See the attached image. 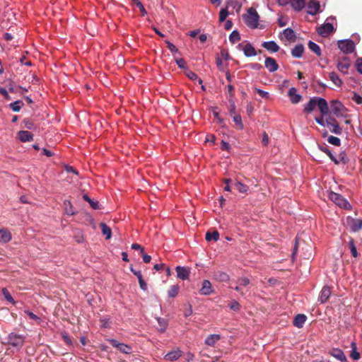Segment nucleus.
<instances>
[{
    "label": "nucleus",
    "instance_id": "f257e3e1",
    "mask_svg": "<svg viewBox=\"0 0 362 362\" xmlns=\"http://www.w3.org/2000/svg\"><path fill=\"white\" fill-rule=\"evenodd\" d=\"M354 40L351 39H344L339 40L337 41V45L339 49L346 54H351L355 51L356 49V42H359V35L356 33L353 35Z\"/></svg>",
    "mask_w": 362,
    "mask_h": 362
},
{
    "label": "nucleus",
    "instance_id": "f03ea898",
    "mask_svg": "<svg viewBox=\"0 0 362 362\" xmlns=\"http://www.w3.org/2000/svg\"><path fill=\"white\" fill-rule=\"evenodd\" d=\"M25 340V336L11 332L6 337V344L16 349V351H20L23 346Z\"/></svg>",
    "mask_w": 362,
    "mask_h": 362
},
{
    "label": "nucleus",
    "instance_id": "7ed1b4c3",
    "mask_svg": "<svg viewBox=\"0 0 362 362\" xmlns=\"http://www.w3.org/2000/svg\"><path fill=\"white\" fill-rule=\"evenodd\" d=\"M243 18L245 24L251 28H257L259 16L255 8L250 7L247 9V15H243Z\"/></svg>",
    "mask_w": 362,
    "mask_h": 362
},
{
    "label": "nucleus",
    "instance_id": "20e7f679",
    "mask_svg": "<svg viewBox=\"0 0 362 362\" xmlns=\"http://www.w3.org/2000/svg\"><path fill=\"white\" fill-rule=\"evenodd\" d=\"M335 16H331L328 17L322 25L317 28V33L322 37H327L331 33H332L335 29L332 23H329V21H335Z\"/></svg>",
    "mask_w": 362,
    "mask_h": 362
},
{
    "label": "nucleus",
    "instance_id": "39448f33",
    "mask_svg": "<svg viewBox=\"0 0 362 362\" xmlns=\"http://www.w3.org/2000/svg\"><path fill=\"white\" fill-rule=\"evenodd\" d=\"M330 108L332 113L337 117H346L347 109L338 100H333L330 103Z\"/></svg>",
    "mask_w": 362,
    "mask_h": 362
},
{
    "label": "nucleus",
    "instance_id": "423d86ee",
    "mask_svg": "<svg viewBox=\"0 0 362 362\" xmlns=\"http://www.w3.org/2000/svg\"><path fill=\"white\" fill-rule=\"evenodd\" d=\"M329 198L342 209H350L351 208L350 203L339 193L331 191L329 192Z\"/></svg>",
    "mask_w": 362,
    "mask_h": 362
},
{
    "label": "nucleus",
    "instance_id": "0eeeda50",
    "mask_svg": "<svg viewBox=\"0 0 362 362\" xmlns=\"http://www.w3.org/2000/svg\"><path fill=\"white\" fill-rule=\"evenodd\" d=\"M264 66L271 73L276 71L279 66L276 60L271 57H266L264 60Z\"/></svg>",
    "mask_w": 362,
    "mask_h": 362
},
{
    "label": "nucleus",
    "instance_id": "6e6552de",
    "mask_svg": "<svg viewBox=\"0 0 362 362\" xmlns=\"http://www.w3.org/2000/svg\"><path fill=\"white\" fill-rule=\"evenodd\" d=\"M307 13L311 16L316 15L320 8V2L316 0H310L307 5Z\"/></svg>",
    "mask_w": 362,
    "mask_h": 362
},
{
    "label": "nucleus",
    "instance_id": "1a4fd4ad",
    "mask_svg": "<svg viewBox=\"0 0 362 362\" xmlns=\"http://www.w3.org/2000/svg\"><path fill=\"white\" fill-rule=\"evenodd\" d=\"M316 105L322 115H327L329 112V107L327 100L324 98L317 97Z\"/></svg>",
    "mask_w": 362,
    "mask_h": 362
},
{
    "label": "nucleus",
    "instance_id": "9d476101",
    "mask_svg": "<svg viewBox=\"0 0 362 362\" xmlns=\"http://www.w3.org/2000/svg\"><path fill=\"white\" fill-rule=\"evenodd\" d=\"M199 293L204 296H209L214 293V290L212 288L211 284L209 280L205 279L202 281V286Z\"/></svg>",
    "mask_w": 362,
    "mask_h": 362
},
{
    "label": "nucleus",
    "instance_id": "9b49d317",
    "mask_svg": "<svg viewBox=\"0 0 362 362\" xmlns=\"http://www.w3.org/2000/svg\"><path fill=\"white\" fill-rule=\"evenodd\" d=\"M177 278L182 280H186L189 278L190 274V269L185 267L177 266L175 267Z\"/></svg>",
    "mask_w": 362,
    "mask_h": 362
},
{
    "label": "nucleus",
    "instance_id": "f8f14e48",
    "mask_svg": "<svg viewBox=\"0 0 362 362\" xmlns=\"http://www.w3.org/2000/svg\"><path fill=\"white\" fill-rule=\"evenodd\" d=\"M262 47L272 53L277 52L280 49L279 45L274 40L263 42Z\"/></svg>",
    "mask_w": 362,
    "mask_h": 362
},
{
    "label": "nucleus",
    "instance_id": "ddd939ff",
    "mask_svg": "<svg viewBox=\"0 0 362 362\" xmlns=\"http://www.w3.org/2000/svg\"><path fill=\"white\" fill-rule=\"evenodd\" d=\"M288 95L293 104L298 103L302 99V95L297 93V89L295 87H291L288 89Z\"/></svg>",
    "mask_w": 362,
    "mask_h": 362
},
{
    "label": "nucleus",
    "instance_id": "4468645a",
    "mask_svg": "<svg viewBox=\"0 0 362 362\" xmlns=\"http://www.w3.org/2000/svg\"><path fill=\"white\" fill-rule=\"evenodd\" d=\"M182 351L180 349L169 351L164 356V359L168 361H175L182 356Z\"/></svg>",
    "mask_w": 362,
    "mask_h": 362
},
{
    "label": "nucleus",
    "instance_id": "2eb2a0df",
    "mask_svg": "<svg viewBox=\"0 0 362 362\" xmlns=\"http://www.w3.org/2000/svg\"><path fill=\"white\" fill-rule=\"evenodd\" d=\"M317 146L321 151L324 152L329 157V158L334 163V164H339V160L334 156L326 144H318Z\"/></svg>",
    "mask_w": 362,
    "mask_h": 362
},
{
    "label": "nucleus",
    "instance_id": "dca6fc26",
    "mask_svg": "<svg viewBox=\"0 0 362 362\" xmlns=\"http://www.w3.org/2000/svg\"><path fill=\"white\" fill-rule=\"evenodd\" d=\"M330 295H331L330 288L328 286H325L322 287V288L321 290L320 296L319 297L318 300L322 304H324L327 301Z\"/></svg>",
    "mask_w": 362,
    "mask_h": 362
},
{
    "label": "nucleus",
    "instance_id": "f3484780",
    "mask_svg": "<svg viewBox=\"0 0 362 362\" xmlns=\"http://www.w3.org/2000/svg\"><path fill=\"white\" fill-rule=\"evenodd\" d=\"M243 51L244 55L246 57H255L257 54L255 48L254 47V46L250 42H247L243 47Z\"/></svg>",
    "mask_w": 362,
    "mask_h": 362
},
{
    "label": "nucleus",
    "instance_id": "a211bd4d",
    "mask_svg": "<svg viewBox=\"0 0 362 362\" xmlns=\"http://www.w3.org/2000/svg\"><path fill=\"white\" fill-rule=\"evenodd\" d=\"M304 45L301 43L297 44L295 47L291 49V55L294 58H301L304 52Z\"/></svg>",
    "mask_w": 362,
    "mask_h": 362
},
{
    "label": "nucleus",
    "instance_id": "6ab92c4d",
    "mask_svg": "<svg viewBox=\"0 0 362 362\" xmlns=\"http://www.w3.org/2000/svg\"><path fill=\"white\" fill-rule=\"evenodd\" d=\"M12 236L10 231L6 228L0 229V242L7 243L11 240Z\"/></svg>",
    "mask_w": 362,
    "mask_h": 362
},
{
    "label": "nucleus",
    "instance_id": "aec40b11",
    "mask_svg": "<svg viewBox=\"0 0 362 362\" xmlns=\"http://www.w3.org/2000/svg\"><path fill=\"white\" fill-rule=\"evenodd\" d=\"M307 320V317L304 314H298L294 317L293 325L298 328H302Z\"/></svg>",
    "mask_w": 362,
    "mask_h": 362
},
{
    "label": "nucleus",
    "instance_id": "412c9836",
    "mask_svg": "<svg viewBox=\"0 0 362 362\" xmlns=\"http://www.w3.org/2000/svg\"><path fill=\"white\" fill-rule=\"evenodd\" d=\"M331 355L334 356L335 358L339 360L341 362H346V357L341 349H333L331 352Z\"/></svg>",
    "mask_w": 362,
    "mask_h": 362
},
{
    "label": "nucleus",
    "instance_id": "4be33fe9",
    "mask_svg": "<svg viewBox=\"0 0 362 362\" xmlns=\"http://www.w3.org/2000/svg\"><path fill=\"white\" fill-rule=\"evenodd\" d=\"M18 139L22 142H27L33 140V135L28 131L21 130L18 134Z\"/></svg>",
    "mask_w": 362,
    "mask_h": 362
},
{
    "label": "nucleus",
    "instance_id": "5701e85b",
    "mask_svg": "<svg viewBox=\"0 0 362 362\" xmlns=\"http://www.w3.org/2000/svg\"><path fill=\"white\" fill-rule=\"evenodd\" d=\"M221 339V335L218 334H212L206 337L204 343L210 346H214L215 344Z\"/></svg>",
    "mask_w": 362,
    "mask_h": 362
},
{
    "label": "nucleus",
    "instance_id": "b1692460",
    "mask_svg": "<svg viewBox=\"0 0 362 362\" xmlns=\"http://www.w3.org/2000/svg\"><path fill=\"white\" fill-rule=\"evenodd\" d=\"M316 101H317V97H315V96L312 97L310 99V100L305 105L303 111L307 113L312 112L315 110V107L317 106Z\"/></svg>",
    "mask_w": 362,
    "mask_h": 362
},
{
    "label": "nucleus",
    "instance_id": "393cba45",
    "mask_svg": "<svg viewBox=\"0 0 362 362\" xmlns=\"http://www.w3.org/2000/svg\"><path fill=\"white\" fill-rule=\"evenodd\" d=\"M351 66L350 62H338L337 64V68L343 74H347L349 68Z\"/></svg>",
    "mask_w": 362,
    "mask_h": 362
},
{
    "label": "nucleus",
    "instance_id": "a878e982",
    "mask_svg": "<svg viewBox=\"0 0 362 362\" xmlns=\"http://www.w3.org/2000/svg\"><path fill=\"white\" fill-rule=\"evenodd\" d=\"M362 228V220L359 218H351L350 226L351 230L354 233L358 231Z\"/></svg>",
    "mask_w": 362,
    "mask_h": 362
},
{
    "label": "nucleus",
    "instance_id": "bb28decb",
    "mask_svg": "<svg viewBox=\"0 0 362 362\" xmlns=\"http://www.w3.org/2000/svg\"><path fill=\"white\" fill-rule=\"evenodd\" d=\"M308 48L317 56L320 57L322 55L320 47L317 43L310 40L308 41Z\"/></svg>",
    "mask_w": 362,
    "mask_h": 362
},
{
    "label": "nucleus",
    "instance_id": "cd10ccee",
    "mask_svg": "<svg viewBox=\"0 0 362 362\" xmlns=\"http://www.w3.org/2000/svg\"><path fill=\"white\" fill-rule=\"evenodd\" d=\"M291 4L295 11H300L305 7V0H291Z\"/></svg>",
    "mask_w": 362,
    "mask_h": 362
},
{
    "label": "nucleus",
    "instance_id": "c85d7f7f",
    "mask_svg": "<svg viewBox=\"0 0 362 362\" xmlns=\"http://www.w3.org/2000/svg\"><path fill=\"white\" fill-rule=\"evenodd\" d=\"M285 38L289 41H293L296 38L294 30L291 28H286L283 30Z\"/></svg>",
    "mask_w": 362,
    "mask_h": 362
},
{
    "label": "nucleus",
    "instance_id": "c756f323",
    "mask_svg": "<svg viewBox=\"0 0 362 362\" xmlns=\"http://www.w3.org/2000/svg\"><path fill=\"white\" fill-rule=\"evenodd\" d=\"M233 187L240 192L242 194H247L249 187L245 185V184L242 183L240 181H235V182L233 184Z\"/></svg>",
    "mask_w": 362,
    "mask_h": 362
},
{
    "label": "nucleus",
    "instance_id": "7c9ffc66",
    "mask_svg": "<svg viewBox=\"0 0 362 362\" xmlns=\"http://www.w3.org/2000/svg\"><path fill=\"white\" fill-rule=\"evenodd\" d=\"M351 352L350 356L355 361L359 360L361 356L360 353L357 351L356 342L352 341L351 343Z\"/></svg>",
    "mask_w": 362,
    "mask_h": 362
},
{
    "label": "nucleus",
    "instance_id": "2f4dec72",
    "mask_svg": "<svg viewBox=\"0 0 362 362\" xmlns=\"http://www.w3.org/2000/svg\"><path fill=\"white\" fill-rule=\"evenodd\" d=\"M329 77L335 86H337V87H341V86L342 84V81L339 77V76L337 73H335V72L329 73Z\"/></svg>",
    "mask_w": 362,
    "mask_h": 362
},
{
    "label": "nucleus",
    "instance_id": "473e14b6",
    "mask_svg": "<svg viewBox=\"0 0 362 362\" xmlns=\"http://www.w3.org/2000/svg\"><path fill=\"white\" fill-rule=\"evenodd\" d=\"M205 239L207 241H217L219 239V233L217 230L213 232L208 231L205 235Z\"/></svg>",
    "mask_w": 362,
    "mask_h": 362
},
{
    "label": "nucleus",
    "instance_id": "72a5a7b5",
    "mask_svg": "<svg viewBox=\"0 0 362 362\" xmlns=\"http://www.w3.org/2000/svg\"><path fill=\"white\" fill-rule=\"evenodd\" d=\"M100 227H101L103 234L104 235H105L106 240L110 239V238L112 236L111 228L109 226H107L105 223H101Z\"/></svg>",
    "mask_w": 362,
    "mask_h": 362
},
{
    "label": "nucleus",
    "instance_id": "f704fd0d",
    "mask_svg": "<svg viewBox=\"0 0 362 362\" xmlns=\"http://www.w3.org/2000/svg\"><path fill=\"white\" fill-rule=\"evenodd\" d=\"M156 320L160 326V328L158 329V332L163 333L167 328L168 326V321L165 318L158 317H156Z\"/></svg>",
    "mask_w": 362,
    "mask_h": 362
},
{
    "label": "nucleus",
    "instance_id": "c9c22d12",
    "mask_svg": "<svg viewBox=\"0 0 362 362\" xmlns=\"http://www.w3.org/2000/svg\"><path fill=\"white\" fill-rule=\"evenodd\" d=\"M186 76L192 81H197L199 84H202L203 81L201 79L198 75L193 72L192 71L187 70V72L186 73Z\"/></svg>",
    "mask_w": 362,
    "mask_h": 362
},
{
    "label": "nucleus",
    "instance_id": "e433bc0d",
    "mask_svg": "<svg viewBox=\"0 0 362 362\" xmlns=\"http://www.w3.org/2000/svg\"><path fill=\"white\" fill-rule=\"evenodd\" d=\"M83 198L85 201H86L87 202H88L90 204V206L93 209L96 210V209H100L98 202L91 199L88 194H83Z\"/></svg>",
    "mask_w": 362,
    "mask_h": 362
},
{
    "label": "nucleus",
    "instance_id": "4c0bfd02",
    "mask_svg": "<svg viewBox=\"0 0 362 362\" xmlns=\"http://www.w3.org/2000/svg\"><path fill=\"white\" fill-rule=\"evenodd\" d=\"M241 39L240 35L237 30H234L229 35V40L231 43L234 44Z\"/></svg>",
    "mask_w": 362,
    "mask_h": 362
},
{
    "label": "nucleus",
    "instance_id": "58836bf2",
    "mask_svg": "<svg viewBox=\"0 0 362 362\" xmlns=\"http://www.w3.org/2000/svg\"><path fill=\"white\" fill-rule=\"evenodd\" d=\"M23 105V102L20 100H16L11 103H10L9 107L13 112H18L21 110L22 105Z\"/></svg>",
    "mask_w": 362,
    "mask_h": 362
},
{
    "label": "nucleus",
    "instance_id": "ea45409f",
    "mask_svg": "<svg viewBox=\"0 0 362 362\" xmlns=\"http://www.w3.org/2000/svg\"><path fill=\"white\" fill-rule=\"evenodd\" d=\"M214 276H215V278L220 281L226 282L229 280V276L226 272H221V271L217 272L214 274Z\"/></svg>",
    "mask_w": 362,
    "mask_h": 362
},
{
    "label": "nucleus",
    "instance_id": "a19ab883",
    "mask_svg": "<svg viewBox=\"0 0 362 362\" xmlns=\"http://www.w3.org/2000/svg\"><path fill=\"white\" fill-rule=\"evenodd\" d=\"M180 287L177 284L173 285L168 291V295L170 298H175L179 293Z\"/></svg>",
    "mask_w": 362,
    "mask_h": 362
},
{
    "label": "nucleus",
    "instance_id": "79ce46f5",
    "mask_svg": "<svg viewBox=\"0 0 362 362\" xmlns=\"http://www.w3.org/2000/svg\"><path fill=\"white\" fill-rule=\"evenodd\" d=\"M233 120L238 129L243 130L244 129V125L242 122V117L240 115H234L233 116Z\"/></svg>",
    "mask_w": 362,
    "mask_h": 362
},
{
    "label": "nucleus",
    "instance_id": "37998d69",
    "mask_svg": "<svg viewBox=\"0 0 362 362\" xmlns=\"http://www.w3.org/2000/svg\"><path fill=\"white\" fill-rule=\"evenodd\" d=\"M329 129L332 133L337 135H341L342 134V129L338 123H334V124L330 125V128Z\"/></svg>",
    "mask_w": 362,
    "mask_h": 362
},
{
    "label": "nucleus",
    "instance_id": "c03bdc74",
    "mask_svg": "<svg viewBox=\"0 0 362 362\" xmlns=\"http://www.w3.org/2000/svg\"><path fill=\"white\" fill-rule=\"evenodd\" d=\"M218 107H214V110L213 112V115L214 118L217 120V122L221 125L222 127L225 126V121L224 119L219 116V112L217 111Z\"/></svg>",
    "mask_w": 362,
    "mask_h": 362
},
{
    "label": "nucleus",
    "instance_id": "a18cd8bd",
    "mask_svg": "<svg viewBox=\"0 0 362 362\" xmlns=\"http://www.w3.org/2000/svg\"><path fill=\"white\" fill-rule=\"evenodd\" d=\"M327 141L335 146H339L341 145L340 139L334 136H329L327 138Z\"/></svg>",
    "mask_w": 362,
    "mask_h": 362
},
{
    "label": "nucleus",
    "instance_id": "49530a36",
    "mask_svg": "<svg viewBox=\"0 0 362 362\" xmlns=\"http://www.w3.org/2000/svg\"><path fill=\"white\" fill-rule=\"evenodd\" d=\"M228 11L227 8H222L219 12V22L222 23L226 21L228 16Z\"/></svg>",
    "mask_w": 362,
    "mask_h": 362
},
{
    "label": "nucleus",
    "instance_id": "de8ad7c7",
    "mask_svg": "<svg viewBox=\"0 0 362 362\" xmlns=\"http://www.w3.org/2000/svg\"><path fill=\"white\" fill-rule=\"evenodd\" d=\"M134 4L138 7L141 13L142 16L147 15V11L145 9L143 4L139 0H132Z\"/></svg>",
    "mask_w": 362,
    "mask_h": 362
},
{
    "label": "nucleus",
    "instance_id": "09e8293b",
    "mask_svg": "<svg viewBox=\"0 0 362 362\" xmlns=\"http://www.w3.org/2000/svg\"><path fill=\"white\" fill-rule=\"evenodd\" d=\"M349 247L351 250V253L353 257H356L358 256V252L356 250V247L354 244V241L353 239H351L349 242Z\"/></svg>",
    "mask_w": 362,
    "mask_h": 362
},
{
    "label": "nucleus",
    "instance_id": "8fccbe9b",
    "mask_svg": "<svg viewBox=\"0 0 362 362\" xmlns=\"http://www.w3.org/2000/svg\"><path fill=\"white\" fill-rule=\"evenodd\" d=\"M64 204L66 206L65 208V211L67 215H74L75 211H74L73 206L69 201H65Z\"/></svg>",
    "mask_w": 362,
    "mask_h": 362
},
{
    "label": "nucleus",
    "instance_id": "3c124183",
    "mask_svg": "<svg viewBox=\"0 0 362 362\" xmlns=\"http://www.w3.org/2000/svg\"><path fill=\"white\" fill-rule=\"evenodd\" d=\"M119 351L123 354H130L132 351V347L126 344L122 343L119 347Z\"/></svg>",
    "mask_w": 362,
    "mask_h": 362
},
{
    "label": "nucleus",
    "instance_id": "603ef678",
    "mask_svg": "<svg viewBox=\"0 0 362 362\" xmlns=\"http://www.w3.org/2000/svg\"><path fill=\"white\" fill-rule=\"evenodd\" d=\"M175 63L180 69L188 70L186 62L183 58L175 59Z\"/></svg>",
    "mask_w": 362,
    "mask_h": 362
},
{
    "label": "nucleus",
    "instance_id": "864d4df0",
    "mask_svg": "<svg viewBox=\"0 0 362 362\" xmlns=\"http://www.w3.org/2000/svg\"><path fill=\"white\" fill-rule=\"evenodd\" d=\"M339 159H338V160H339V163H342L343 164H346L349 161V159L347 157L346 153L344 151H341L339 153Z\"/></svg>",
    "mask_w": 362,
    "mask_h": 362
},
{
    "label": "nucleus",
    "instance_id": "5fc2aeb1",
    "mask_svg": "<svg viewBox=\"0 0 362 362\" xmlns=\"http://www.w3.org/2000/svg\"><path fill=\"white\" fill-rule=\"evenodd\" d=\"M165 42L167 45L168 48L172 52V54L180 53L179 49L171 42H170L169 40H165Z\"/></svg>",
    "mask_w": 362,
    "mask_h": 362
},
{
    "label": "nucleus",
    "instance_id": "6e6d98bb",
    "mask_svg": "<svg viewBox=\"0 0 362 362\" xmlns=\"http://www.w3.org/2000/svg\"><path fill=\"white\" fill-rule=\"evenodd\" d=\"M24 127L28 129H35V125L34 122L30 119H25L23 120Z\"/></svg>",
    "mask_w": 362,
    "mask_h": 362
},
{
    "label": "nucleus",
    "instance_id": "4d7b16f0",
    "mask_svg": "<svg viewBox=\"0 0 362 362\" xmlns=\"http://www.w3.org/2000/svg\"><path fill=\"white\" fill-rule=\"evenodd\" d=\"M185 306H186V308L184 311V316L185 317H188L191 316L193 313L192 307L191 304H189V303H187V305H185Z\"/></svg>",
    "mask_w": 362,
    "mask_h": 362
},
{
    "label": "nucleus",
    "instance_id": "13d9d810",
    "mask_svg": "<svg viewBox=\"0 0 362 362\" xmlns=\"http://www.w3.org/2000/svg\"><path fill=\"white\" fill-rule=\"evenodd\" d=\"M216 63L217 68L220 71H222V72L225 71V67L223 66V61H222L221 58H220L219 57H217L216 58Z\"/></svg>",
    "mask_w": 362,
    "mask_h": 362
},
{
    "label": "nucleus",
    "instance_id": "bf43d9fd",
    "mask_svg": "<svg viewBox=\"0 0 362 362\" xmlns=\"http://www.w3.org/2000/svg\"><path fill=\"white\" fill-rule=\"evenodd\" d=\"M250 281L247 277H241L238 279V283L240 286H246L250 284Z\"/></svg>",
    "mask_w": 362,
    "mask_h": 362
},
{
    "label": "nucleus",
    "instance_id": "052dcab7",
    "mask_svg": "<svg viewBox=\"0 0 362 362\" xmlns=\"http://www.w3.org/2000/svg\"><path fill=\"white\" fill-rule=\"evenodd\" d=\"M247 66L251 69L256 70V71H259L263 68V66L260 64H258V63H250V64H248L247 65Z\"/></svg>",
    "mask_w": 362,
    "mask_h": 362
},
{
    "label": "nucleus",
    "instance_id": "680f3d73",
    "mask_svg": "<svg viewBox=\"0 0 362 362\" xmlns=\"http://www.w3.org/2000/svg\"><path fill=\"white\" fill-rule=\"evenodd\" d=\"M255 92L258 93L262 98H268L269 96V93L268 92L258 88H255Z\"/></svg>",
    "mask_w": 362,
    "mask_h": 362
},
{
    "label": "nucleus",
    "instance_id": "e2e57ef3",
    "mask_svg": "<svg viewBox=\"0 0 362 362\" xmlns=\"http://www.w3.org/2000/svg\"><path fill=\"white\" fill-rule=\"evenodd\" d=\"M351 99L358 105L362 104V96L356 93H354Z\"/></svg>",
    "mask_w": 362,
    "mask_h": 362
},
{
    "label": "nucleus",
    "instance_id": "0e129e2a",
    "mask_svg": "<svg viewBox=\"0 0 362 362\" xmlns=\"http://www.w3.org/2000/svg\"><path fill=\"white\" fill-rule=\"evenodd\" d=\"M229 308L233 311H238L240 310V305L238 301L233 300L229 305Z\"/></svg>",
    "mask_w": 362,
    "mask_h": 362
},
{
    "label": "nucleus",
    "instance_id": "69168bd1",
    "mask_svg": "<svg viewBox=\"0 0 362 362\" xmlns=\"http://www.w3.org/2000/svg\"><path fill=\"white\" fill-rule=\"evenodd\" d=\"M3 293H4L5 299L7 301H8L10 303H15L13 298L11 296V295L10 294V293L8 291H7L6 289H4Z\"/></svg>",
    "mask_w": 362,
    "mask_h": 362
},
{
    "label": "nucleus",
    "instance_id": "338daca9",
    "mask_svg": "<svg viewBox=\"0 0 362 362\" xmlns=\"http://www.w3.org/2000/svg\"><path fill=\"white\" fill-rule=\"evenodd\" d=\"M100 322H101L102 327L105 328V329L110 327V322L108 318L103 317V318L100 319Z\"/></svg>",
    "mask_w": 362,
    "mask_h": 362
},
{
    "label": "nucleus",
    "instance_id": "774afa93",
    "mask_svg": "<svg viewBox=\"0 0 362 362\" xmlns=\"http://www.w3.org/2000/svg\"><path fill=\"white\" fill-rule=\"evenodd\" d=\"M356 66L357 71L362 74V58H358L356 59Z\"/></svg>",
    "mask_w": 362,
    "mask_h": 362
}]
</instances>
